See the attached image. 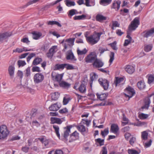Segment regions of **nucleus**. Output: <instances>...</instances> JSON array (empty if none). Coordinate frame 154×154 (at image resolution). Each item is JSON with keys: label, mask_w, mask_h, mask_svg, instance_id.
I'll return each instance as SVG.
<instances>
[{"label": "nucleus", "mask_w": 154, "mask_h": 154, "mask_svg": "<svg viewBox=\"0 0 154 154\" xmlns=\"http://www.w3.org/2000/svg\"><path fill=\"white\" fill-rule=\"evenodd\" d=\"M104 34L102 32H95L92 34L89 35V37L87 38V42L92 45H94L99 42L101 35Z\"/></svg>", "instance_id": "nucleus-1"}, {"label": "nucleus", "mask_w": 154, "mask_h": 154, "mask_svg": "<svg viewBox=\"0 0 154 154\" xmlns=\"http://www.w3.org/2000/svg\"><path fill=\"white\" fill-rule=\"evenodd\" d=\"M9 131L7 126L2 125L0 126V140H3L6 138L9 134Z\"/></svg>", "instance_id": "nucleus-2"}, {"label": "nucleus", "mask_w": 154, "mask_h": 154, "mask_svg": "<svg viewBox=\"0 0 154 154\" xmlns=\"http://www.w3.org/2000/svg\"><path fill=\"white\" fill-rule=\"evenodd\" d=\"M125 97H128V100L132 97L135 94V91L134 88L130 86H128L125 90Z\"/></svg>", "instance_id": "nucleus-3"}, {"label": "nucleus", "mask_w": 154, "mask_h": 154, "mask_svg": "<svg viewBox=\"0 0 154 154\" xmlns=\"http://www.w3.org/2000/svg\"><path fill=\"white\" fill-rule=\"evenodd\" d=\"M140 19L138 17H136L131 22L128 27V29L130 31H134L140 25Z\"/></svg>", "instance_id": "nucleus-4"}, {"label": "nucleus", "mask_w": 154, "mask_h": 154, "mask_svg": "<svg viewBox=\"0 0 154 154\" xmlns=\"http://www.w3.org/2000/svg\"><path fill=\"white\" fill-rule=\"evenodd\" d=\"M97 58V56L93 52H91L88 55L85 59L87 63H94Z\"/></svg>", "instance_id": "nucleus-5"}, {"label": "nucleus", "mask_w": 154, "mask_h": 154, "mask_svg": "<svg viewBox=\"0 0 154 154\" xmlns=\"http://www.w3.org/2000/svg\"><path fill=\"white\" fill-rule=\"evenodd\" d=\"M98 82L100 85L105 90H106L108 88L109 85V82L105 79L101 78L99 79Z\"/></svg>", "instance_id": "nucleus-6"}, {"label": "nucleus", "mask_w": 154, "mask_h": 154, "mask_svg": "<svg viewBox=\"0 0 154 154\" xmlns=\"http://www.w3.org/2000/svg\"><path fill=\"white\" fill-rule=\"evenodd\" d=\"M77 130L81 133L83 135L88 132V130L87 128H86L85 126L82 124L81 122L78 125L76 126Z\"/></svg>", "instance_id": "nucleus-7"}, {"label": "nucleus", "mask_w": 154, "mask_h": 154, "mask_svg": "<svg viewBox=\"0 0 154 154\" xmlns=\"http://www.w3.org/2000/svg\"><path fill=\"white\" fill-rule=\"evenodd\" d=\"M44 76L40 73L35 74L33 78V80L35 83H39L42 82L44 80Z\"/></svg>", "instance_id": "nucleus-8"}, {"label": "nucleus", "mask_w": 154, "mask_h": 154, "mask_svg": "<svg viewBox=\"0 0 154 154\" xmlns=\"http://www.w3.org/2000/svg\"><path fill=\"white\" fill-rule=\"evenodd\" d=\"M152 96H153L154 100L153 102L154 103V94L152 93L149 95H148V97L145 99V105L141 107L142 109H148L151 102L150 98Z\"/></svg>", "instance_id": "nucleus-9"}, {"label": "nucleus", "mask_w": 154, "mask_h": 154, "mask_svg": "<svg viewBox=\"0 0 154 154\" xmlns=\"http://www.w3.org/2000/svg\"><path fill=\"white\" fill-rule=\"evenodd\" d=\"M87 51H88L86 48H85L82 50L79 49V48H77V52L79 57V61H81L83 60L84 55L86 54Z\"/></svg>", "instance_id": "nucleus-10"}, {"label": "nucleus", "mask_w": 154, "mask_h": 154, "mask_svg": "<svg viewBox=\"0 0 154 154\" xmlns=\"http://www.w3.org/2000/svg\"><path fill=\"white\" fill-rule=\"evenodd\" d=\"M57 48V46L56 45L53 46L49 49L48 52L47 53V57L51 59L53 57L54 54L56 51V49Z\"/></svg>", "instance_id": "nucleus-11"}, {"label": "nucleus", "mask_w": 154, "mask_h": 154, "mask_svg": "<svg viewBox=\"0 0 154 154\" xmlns=\"http://www.w3.org/2000/svg\"><path fill=\"white\" fill-rule=\"evenodd\" d=\"M154 34V27L149 30H146L142 33L141 35L144 38H148L152 36Z\"/></svg>", "instance_id": "nucleus-12"}, {"label": "nucleus", "mask_w": 154, "mask_h": 154, "mask_svg": "<svg viewBox=\"0 0 154 154\" xmlns=\"http://www.w3.org/2000/svg\"><path fill=\"white\" fill-rule=\"evenodd\" d=\"M66 58L67 60H70L73 62L77 60L76 58L71 50L67 51L66 54Z\"/></svg>", "instance_id": "nucleus-13"}, {"label": "nucleus", "mask_w": 154, "mask_h": 154, "mask_svg": "<svg viewBox=\"0 0 154 154\" xmlns=\"http://www.w3.org/2000/svg\"><path fill=\"white\" fill-rule=\"evenodd\" d=\"M93 66L96 68H99L102 67L104 63L100 59L96 58L95 61L92 64Z\"/></svg>", "instance_id": "nucleus-14"}, {"label": "nucleus", "mask_w": 154, "mask_h": 154, "mask_svg": "<svg viewBox=\"0 0 154 154\" xmlns=\"http://www.w3.org/2000/svg\"><path fill=\"white\" fill-rule=\"evenodd\" d=\"M121 4V2L120 1H114L111 6V8L117 11L119 9Z\"/></svg>", "instance_id": "nucleus-15"}, {"label": "nucleus", "mask_w": 154, "mask_h": 154, "mask_svg": "<svg viewBox=\"0 0 154 154\" xmlns=\"http://www.w3.org/2000/svg\"><path fill=\"white\" fill-rule=\"evenodd\" d=\"M12 35V33L11 32H6L0 33V42H2L4 39L11 36Z\"/></svg>", "instance_id": "nucleus-16"}, {"label": "nucleus", "mask_w": 154, "mask_h": 154, "mask_svg": "<svg viewBox=\"0 0 154 154\" xmlns=\"http://www.w3.org/2000/svg\"><path fill=\"white\" fill-rule=\"evenodd\" d=\"M86 84L84 81L82 82L79 87L78 88V91L82 93H85L86 91Z\"/></svg>", "instance_id": "nucleus-17"}, {"label": "nucleus", "mask_w": 154, "mask_h": 154, "mask_svg": "<svg viewBox=\"0 0 154 154\" xmlns=\"http://www.w3.org/2000/svg\"><path fill=\"white\" fill-rule=\"evenodd\" d=\"M119 131V128L117 124L115 123L112 124L111 125L110 131L111 132L115 134H117Z\"/></svg>", "instance_id": "nucleus-18"}, {"label": "nucleus", "mask_w": 154, "mask_h": 154, "mask_svg": "<svg viewBox=\"0 0 154 154\" xmlns=\"http://www.w3.org/2000/svg\"><path fill=\"white\" fill-rule=\"evenodd\" d=\"M73 127V125H71L64 128L65 131H64L63 136L65 139H66L69 136L70 132V129Z\"/></svg>", "instance_id": "nucleus-19"}, {"label": "nucleus", "mask_w": 154, "mask_h": 154, "mask_svg": "<svg viewBox=\"0 0 154 154\" xmlns=\"http://www.w3.org/2000/svg\"><path fill=\"white\" fill-rule=\"evenodd\" d=\"M79 134L77 131H75L70 135L69 142H71L78 139L79 137Z\"/></svg>", "instance_id": "nucleus-20"}, {"label": "nucleus", "mask_w": 154, "mask_h": 154, "mask_svg": "<svg viewBox=\"0 0 154 154\" xmlns=\"http://www.w3.org/2000/svg\"><path fill=\"white\" fill-rule=\"evenodd\" d=\"M98 78V75L94 72H92L90 74V81L89 82L90 87L91 88L93 81L97 79Z\"/></svg>", "instance_id": "nucleus-21"}, {"label": "nucleus", "mask_w": 154, "mask_h": 154, "mask_svg": "<svg viewBox=\"0 0 154 154\" xmlns=\"http://www.w3.org/2000/svg\"><path fill=\"white\" fill-rule=\"evenodd\" d=\"M62 119L55 117H51L50 119L51 123V124L56 123L60 125L63 122Z\"/></svg>", "instance_id": "nucleus-22"}, {"label": "nucleus", "mask_w": 154, "mask_h": 154, "mask_svg": "<svg viewBox=\"0 0 154 154\" xmlns=\"http://www.w3.org/2000/svg\"><path fill=\"white\" fill-rule=\"evenodd\" d=\"M59 85L60 87L65 89H68L71 87L70 83L64 81H62L60 82Z\"/></svg>", "instance_id": "nucleus-23"}, {"label": "nucleus", "mask_w": 154, "mask_h": 154, "mask_svg": "<svg viewBox=\"0 0 154 154\" xmlns=\"http://www.w3.org/2000/svg\"><path fill=\"white\" fill-rule=\"evenodd\" d=\"M60 106V105L58 103H57L51 105L49 106V109L50 111H56L58 110Z\"/></svg>", "instance_id": "nucleus-24"}, {"label": "nucleus", "mask_w": 154, "mask_h": 154, "mask_svg": "<svg viewBox=\"0 0 154 154\" xmlns=\"http://www.w3.org/2000/svg\"><path fill=\"white\" fill-rule=\"evenodd\" d=\"M125 71L129 74H132L135 71V68L132 65H126L125 68Z\"/></svg>", "instance_id": "nucleus-25"}, {"label": "nucleus", "mask_w": 154, "mask_h": 154, "mask_svg": "<svg viewBox=\"0 0 154 154\" xmlns=\"http://www.w3.org/2000/svg\"><path fill=\"white\" fill-rule=\"evenodd\" d=\"M15 69L14 65H10L8 67V73L11 78H12L14 76Z\"/></svg>", "instance_id": "nucleus-26"}, {"label": "nucleus", "mask_w": 154, "mask_h": 154, "mask_svg": "<svg viewBox=\"0 0 154 154\" xmlns=\"http://www.w3.org/2000/svg\"><path fill=\"white\" fill-rule=\"evenodd\" d=\"M53 78L54 79L55 81H56L60 83V82L61 81V80L63 76V74H57L55 76L52 75Z\"/></svg>", "instance_id": "nucleus-27"}, {"label": "nucleus", "mask_w": 154, "mask_h": 154, "mask_svg": "<svg viewBox=\"0 0 154 154\" xmlns=\"http://www.w3.org/2000/svg\"><path fill=\"white\" fill-rule=\"evenodd\" d=\"M141 134L142 142L144 143L148 139V133L146 131H144L141 132Z\"/></svg>", "instance_id": "nucleus-28"}, {"label": "nucleus", "mask_w": 154, "mask_h": 154, "mask_svg": "<svg viewBox=\"0 0 154 154\" xmlns=\"http://www.w3.org/2000/svg\"><path fill=\"white\" fill-rule=\"evenodd\" d=\"M96 20L100 22H102L106 19V17L101 14H97L96 16Z\"/></svg>", "instance_id": "nucleus-29"}, {"label": "nucleus", "mask_w": 154, "mask_h": 154, "mask_svg": "<svg viewBox=\"0 0 154 154\" xmlns=\"http://www.w3.org/2000/svg\"><path fill=\"white\" fill-rule=\"evenodd\" d=\"M112 0H100L99 4L100 5L104 6H106L109 5L112 2Z\"/></svg>", "instance_id": "nucleus-30"}, {"label": "nucleus", "mask_w": 154, "mask_h": 154, "mask_svg": "<svg viewBox=\"0 0 154 154\" xmlns=\"http://www.w3.org/2000/svg\"><path fill=\"white\" fill-rule=\"evenodd\" d=\"M137 86L138 88L140 90L144 89L146 86L144 82L142 81H140L137 82Z\"/></svg>", "instance_id": "nucleus-31"}, {"label": "nucleus", "mask_w": 154, "mask_h": 154, "mask_svg": "<svg viewBox=\"0 0 154 154\" xmlns=\"http://www.w3.org/2000/svg\"><path fill=\"white\" fill-rule=\"evenodd\" d=\"M76 14H78V12L76 9H75L70 10L67 13L68 16L70 18H71L73 15Z\"/></svg>", "instance_id": "nucleus-32"}, {"label": "nucleus", "mask_w": 154, "mask_h": 154, "mask_svg": "<svg viewBox=\"0 0 154 154\" xmlns=\"http://www.w3.org/2000/svg\"><path fill=\"white\" fill-rule=\"evenodd\" d=\"M32 38L33 39L37 40L42 35V34L41 32H32Z\"/></svg>", "instance_id": "nucleus-33"}, {"label": "nucleus", "mask_w": 154, "mask_h": 154, "mask_svg": "<svg viewBox=\"0 0 154 154\" xmlns=\"http://www.w3.org/2000/svg\"><path fill=\"white\" fill-rule=\"evenodd\" d=\"M53 128L56 134V135L59 138H60V134L59 133V128L58 125H53Z\"/></svg>", "instance_id": "nucleus-34"}, {"label": "nucleus", "mask_w": 154, "mask_h": 154, "mask_svg": "<svg viewBox=\"0 0 154 154\" xmlns=\"http://www.w3.org/2000/svg\"><path fill=\"white\" fill-rule=\"evenodd\" d=\"M65 68V63L56 64L54 67V69L55 70H59L63 69Z\"/></svg>", "instance_id": "nucleus-35"}, {"label": "nucleus", "mask_w": 154, "mask_h": 154, "mask_svg": "<svg viewBox=\"0 0 154 154\" xmlns=\"http://www.w3.org/2000/svg\"><path fill=\"white\" fill-rule=\"evenodd\" d=\"M149 116V115L143 113H140L139 114L138 117L140 119L144 120L147 119Z\"/></svg>", "instance_id": "nucleus-36"}, {"label": "nucleus", "mask_w": 154, "mask_h": 154, "mask_svg": "<svg viewBox=\"0 0 154 154\" xmlns=\"http://www.w3.org/2000/svg\"><path fill=\"white\" fill-rule=\"evenodd\" d=\"M86 16L85 14H82L80 16H76L73 17L75 20H84L86 19Z\"/></svg>", "instance_id": "nucleus-37"}, {"label": "nucleus", "mask_w": 154, "mask_h": 154, "mask_svg": "<svg viewBox=\"0 0 154 154\" xmlns=\"http://www.w3.org/2000/svg\"><path fill=\"white\" fill-rule=\"evenodd\" d=\"M42 61V59L41 58L36 57L33 60L32 64L35 66L39 64Z\"/></svg>", "instance_id": "nucleus-38"}, {"label": "nucleus", "mask_w": 154, "mask_h": 154, "mask_svg": "<svg viewBox=\"0 0 154 154\" xmlns=\"http://www.w3.org/2000/svg\"><path fill=\"white\" fill-rule=\"evenodd\" d=\"M124 79L122 77H117L116 78V79L115 81L114 84L115 85L116 87L121 82H123Z\"/></svg>", "instance_id": "nucleus-39"}, {"label": "nucleus", "mask_w": 154, "mask_h": 154, "mask_svg": "<svg viewBox=\"0 0 154 154\" xmlns=\"http://www.w3.org/2000/svg\"><path fill=\"white\" fill-rule=\"evenodd\" d=\"M66 5L68 7L74 6L75 4L74 2L71 1V0H66L65 1Z\"/></svg>", "instance_id": "nucleus-40"}, {"label": "nucleus", "mask_w": 154, "mask_h": 154, "mask_svg": "<svg viewBox=\"0 0 154 154\" xmlns=\"http://www.w3.org/2000/svg\"><path fill=\"white\" fill-rule=\"evenodd\" d=\"M96 95L97 96V98L100 100H104L106 97V95L105 94H99L97 93Z\"/></svg>", "instance_id": "nucleus-41"}, {"label": "nucleus", "mask_w": 154, "mask_h": 154, "mask_svg": "<svg viewBox=\"0 0 154 154\" xmlns=\"http://www.w3.org/2000/svg\"><path fill=\"white\" fill-rule=\"evenodd\" d=\"M59 94L58 92H54L51 94V100H57L59 97Z\"/></svg>", "instance_id": "nucleus-42"}, {"label": "nucleus", "mask_w": 154, "mask_h": 154, "mask_svg": "<svg viewBox=\"0 0 154 154\" xmlns=\"http://www.w3.org/2000/svg\"><path fill=\"white\" fill-rule=\"evenodd\" d=\"M128 154H139L140 153V152L134 149H128Z\"/></svg>", "instance_id": "nucleus-43"}, {"label": "nucleus", "mask_w": 154, "mask_h": 154, "mask_svg": "<svg viewBox=\"0 0 154 154\" xmlns=\"http://www.w3.org/2000/svg\"><path fill=\"white\" fill-rule=\"evenodd\" d=\"M148 82L149 84L154 83V75L151 74L149 76Z\"/></svg>", "instance_id": "nucleus-44"}, {"label": "nucleus", "mask_w": 154, "mask_h": 154, "mask_svg": "<svg viewBox=\"0 0 154 154\" xmlns=\"http://www.w3.org/2000/svg\"><path fill=\"white\" fill-rule=\"evenodd\" d=\"M152 140L151 139L145 141V142L143 143V145L145 148H148L151 145Z\"/></svg>", "instance_id": "nucleus-45"}, {"label": "nucleus", "mask_w": 154, "mask_h": 154, "mask_svg": "<svg viewBox=\"0 0 154 154\" xmlns=\"http://www.w3.org/2000/svg\"><path fill=\"white\" fill-rule=\"evenodd\" d=\"M75 38H70L68 39H67L66 40V42L69 44L70 46H72L74 45V42L75 40Z\"/></svg>", "instance_id": "nucleus-46"}, {"label": "nucleus", "mask_w": 154, "mask_h": 154, "mask_svg": "<svg viewBox=\"0 0 154 154\" xmlns=\"http://www.w3.org/2000/svg\"><path fill=\"white\" fill-rule=\"evenodd\" d=\"M152 45H146L144 46V50L146 52H148L152 50Z\"/></svg>", "instance_id": "nucleus-47"}, {"label": "nucleus", "mask_w": 154, "mask_h": 154, "mask_svg": "<svg viewBox=\"0 0 154 154\" xmlns=\"http://www.w3.org/2000/svg\"><path fill=\"white\" fill-rule=\"evenodd\" d=\"M109 132V128H107L104 129V130L103 131H101V135H102L103 137H104L108 134Z\"/></svg>", "instance_id": "nucleus-48"}, {"label": "nucleus", "mask_w": 154, "mask_h": 154, "mask_svg": "<svg viewBox=\"0 0 154 154\" xmlns=\"http://www.w3.org/2000/svg\"><path fill=\"white\" fill-rule=\"evenodd\" d=\"M49 25H57L59 27H61V25L58 22L56 21H49L48 23Z\"/></svg>", "instance_id": "nucleus-49"}, {"label": "nucleus", "mask_w": 154, "mask_h": 154, "mask_svg": "<svg viewBox=\"0 0 154 154\" xmlns=\"http://www.w3.org/2000/svg\"><path fill=\"white\" fill-rule=\"evenodd\" d=\"M17 64L19 67H20L24 66L26 63L24 60H19L17 61Z\"/></svg>", "instance_id": "nucleus-50"}, {"label": "nucleus", "mask_w": 154, "mask_h": 154, "mask_svg": "<svg viewBox=\"0 0 154 154\" xmlns=\"http://www.w3.org/2000/svg\"><path fill=\"white\" fill-rule=\"evenodd\" d=\"M123 120L125 122H122V125L124 126L128 123V119L125 117L124 114H123Z\"/></svg>", "instance_id": "nucleus-51"}, {"label": "nucleus", "mask_w": 154, "mask_h": 154, "mask_svg": "<svg viewBox=\"0 0 154 154\" xmlns=\"http://www.w3.org/2000/svg\"><path fill=\"white\" fill-rule=\"evenodd\" d=\"M120 25L118 21H112V26L111 27V29L112 30L114 29V27H119Z\"/></svg>", "instance_id": "nucleus-52"}, {"label": "nucleus", "mask_w": 154, "mask_h": 154, "mask_svg": "<svg viewBox=\"0 0 154 154\" xmlns=\"http://www.w3.org/2000/svg\"><path fill=\"white\" fill-rule=\"evenodd\" d=\"M81 122L82 123L85 124L87 127H88L90 124L91 121H88L87 119H82Z\"/></svg>", "instance_id": "nucleus-53"}, {"label": "nucleus", "mask_w": 154, "mask_h": 154, "mask_svg": "<svg viewBox=\"0 0 154 154\" xmlns=\"http://www.w3.org/2000/svg\"><path fill=\"white\" fill-rule=\"evenodd\" d=\"M116 41H114L113 42L109 44L112 49L114 50H117L118 49V48L116 47Z\"/></svg>", "instance_id": "nucleus-54"}, {"label": "nucleus", "mask_w": 154, "mask_h": 154, "mask_svg": "<svg viewBox=\"0 0 154 154\" xmlns=\"http://www.w3.org/2000/svg\"><path fill=\"white\" fill-rule=\"evenodd\" d=\"M35 54L34 53L30 54L27 58V61L29 63L31 59L35 56Z\"/></svg>", "instance_id": "nucleus-55"}, {"label": "nucleus", "mask_w": 154, "mask_h": 154, "mask_svg": "<svg viewBox=\"0 0 154 154\" xmlns=\"http://www.w3.org/2000/svg\"><path fill=\"white\" fill-rule=\"evenodd\" d=\"M65 68L67 70H72L74 69L73 66L69 64L65 63Z\"/></svg>", "instance_id": "nucleus-56"}, {"label": "nucleus", "mask_w": 154, "mask_h": 154, "mask_svg": "<svg viewBox=\"0 0 154 154\" xmlns=\"http://www.w3.org/2000/svg\"><path fill=\"white\" fill-rule=\"evenodd\" d=\"M104 139L102 140L100 138H98L95 139L96 142L100 144V146H101L104 145Z\"/></svg>", "instance_id": "nucleus-57"}, {"label": "nucleus", "mask_w": 154, "mask_h": 154, "mask_svg": "<svg viewBox=\"0 0 154 154\" xmlns=\"http://www.w3.org/2000/svg\"><path fill=\"white\" fill-rule=\"evenodd\" d=\"M110 58V59L109 62L110 63H111L113 61L114 58V53L113 52H111Z\"/></svg>", "instance_id": "nucleus-58"}, {"label": "nucleus", "mask_w": 154, "mask_h": 154, "mask_svg": "<svg viewBox=\"0 0 154 154\" xmlns=\"http://www.w3.org/2000/svg\"><path fill=\"white\" fill-rule=\"evenodd\" d=\"M32 71L33 72H39L41 71L39 67L37 66H34L32 67Z\"/></svg>", "instance_id": "nucleus-59"}, {"label": "nucleus", "mask_w": 154, "mask_h": 154, "mask_svg": "<svg viewBox=\"0 0 154 154\" xmlns=\"http://www.w3.org/2000/svg\"><path fill=\"white\" fill-rule=\"evenodd\" d=\"M49 140L45 139L42 143H43L45 147H48V145L49 143Z\"/></svg>", "instance_id": "nucleus-60"}, {"label": "nucleus", "mask_w": 154, "mask_h": 154, "mask_svg": "<svg viewBox=\"0 0 154 154\" xmlns=\"http://www.w3.org/2000/svg\"><path fill=\"white\" fill-rule=\"evenodd\" d=\"M40 0H30L29 1L27 4V6H28L29 5H31L35 3L38 2H39Z\"/></svg>", "instance_id": "nucleus-61"}, {"label": "nucleus", "mask_w": 154, "mask_h": 154, "mask_svg": "<svg viewBox=\"0 0 154 154\" xmlns=\"http://www.w3.org/2000/svg\"><path fill=\"white\" fill-rule=\"evenodd\" d=\"M70 100V99L69 98H66L64 97L63 98V103L64 105H66L69 102Z\"/></svg>", "instance_id": "nucleus-62"}, {"label": "nucleus", "mask_w": 154, "mask_h": 154, "mask_svg": "<svg viewBox=\"0 0 154 154\" xmlns=\"http://www.w3.org/2000/svg\"><path fill=\"white\" fill-rule=\"evenodd\" d=\"M68 112V110L66 108H64L59 110V112L61 114L66 113Z\"/></svg>", "instance_id": "nucleus-63"}, {"label": "nucleus", "mask_w": 154, "mask_h": 154, "mask_svg": "<svg viewBox=\"0 0 154 154\" xmlns=\"http://www.w3.org/2000/svg\"><path fill=\"white\" fill-rule=\"evenodd\" d=\"M100 153H102V154H107V151L106 146L103 147Z\"/></svg>", "instance_id": "nucleus-64"}]
</instances>
